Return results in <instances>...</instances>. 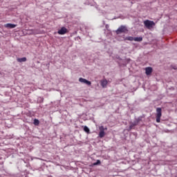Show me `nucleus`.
Wrapping results in <instances>:
<instances>
[{
	"instance_id": "5",
	"label": "nucleus",
	"mask_w": 177,
	"mask_h": 177,
	"mask_svg": "<svg viewBox=\"0 0 177 177\" xmlns=\"http://www.w3.org/2000/svg\"><path fill=\"white\" fill-rule=\"evenodd\" d=\"M67 32H68V30H67V28H66V27H62L57 31V34H59V35H64V34H67Z\"/></svg>"
},
{
	"instance_id": "15",
	"label": "nucleus",
	"mask_w": 177,
	"mask_h": 177,
	"mask_svg": "<svg viewBox=\"0 0 177 177\" xmlns=\"http://www.w3.org/2000/svg\"><path fill=\"white\" fill-rule=\"evenodd\" d=\"M101 163L102 162L100 160H97V162L93 164V165H100Z\"/></svg>"
},
{
	"instance_id": "16",
	"label": "nucleus",
	"mask_w": 177,
	"mask_h": 177,
	"mask_svg": "<svg viewBox=\"0 0 177 177\" xmlns=\"http://www.w3.org/2000/svg\"><path fill=\"white\" fill-rule=\"evenodd\" d=\"M136 124H132L129 126V131H131V129H132V128H133V127H135Z\"/></svg>"
},
{
	"instance_id": "6",
	"label": "nucleus",
	"mask_w": 177,
	"mask_h": 177,
	"mask_svg": "<svg viewBox=\"0 0 177 177\" xmlns=\"http://www.w3.org/2000/svg\"><path fill=\"white\" fill-rule=\"evenodd\" d=\"M80 82H82V84H86V85H91V82L86 79H84L82 77H80L79 79Z\"/></svg>"
},
{
	"instance_id": "7",
	"label": "nucleus",
	"mask_w": 177,
	"mask_h": 177,
	"mask_svg": "<svg viewBox=\"0 0 177 177\" xmlns=\"http://www.w3.org/2000/svg\"><path fill=\"white\" fill-rule=\"evenodd\" d=\"M101 86L103 88H107V84H109V82L107 80L104 79L100 81Z\"/></svg>"
},
{
	"instance_id": "1",
	"label": "nucleus",
	"mask_w": 177,
	"mask_h": 177,
	"mask_svg": "<svg viewBox=\"0 0 177 177\" xmlns=\"http://www.w3.org/2000/svg\"><path fill=\"white\" fill-rule=\"evenodd\" d=\"M144 26L148 30H151V28H153V27H154L156 26V23H154V21H153L147 19V20L144 21Z\"/></svg>"
},
{
	"instance_id": "10",
	"label": "nucleus",
	"mask_w": 177,
	"mask_h": 177,
	"mask_svg": "<svg viewBox=\"0 0 177 177\" xmlns=\"http://www.w3.org/2000/svg\"><path fill=\"white\" fill-rule=\"evenodd\" d=\"M134 41L136 42H142L143 41V37H134Z\"/></svg>"
},
{
	"instance_id": "4",
	"label": "nucleus",
	"mask_w": 177,
	"mask_h": 177,
	"mask_svg": "<svg viewBox=\"0 0 177 177\" xmlns=\"http://www.w3.org/2000/svg\"><path fill=\"white\" fill-rule=\"evenodd\" d=\"M99 129H100L99 137L101 138H104L106 135V133L104 132V131H107V127L104 128V127L101 126L99 127Z\"/></svg>"
},
{
	"instance_id": "12",
	"label": "nucleus",
	"mask_w": 177,
	"mask_h": 177,
	"mask_svg": "<svg viewBox=\"0 0 177 177\" xmlns=\"http://www.w3.org/2000/svg\"><path fill=\"white\" fill-rule=\"evenodd\" d=\"M17 62H19V63H22V62H27V58L26 57L18 58Z\"/></svg>"
},
{
	"instance_id": "8",
	"label": "nucleus",
	"mask_w": 177,
	"mask_h": 177,
	"mask_svg": "<svg viewBox=\"0 0 177 177\" xmlns=\"http://www.w3.org/2000/svg\"><path fill=\"white\" fill-rule=\"evenodd\" d=\"M151 73H153V68H151V67H147L145 68V74L147 75H150V74H151Z\"/></svg>"
},
{
	"instance_id": "3",
	"label": "nucleus",
	"mask_w": 177,
	"mask_h": 177,
	"mask_svg": "<svg viewBox=\"0 0 177 177\" xmlns=\"http://www.w3.org/2000/svg\"><path fill=\"white\" fill-rule=\"evenodd\" d=\"M122 32H123V33L128 32V28H127V26H121L116 30V34H118V35L122 34Z\"/></svg>"
},
{
	"instance_id": "9",
	"label": "nucleus",
	"mask_w": 177,
	"mask_h": 177,
	"mask_svg": "<svg viewBox=\"0 0 177 177\" xmlns=\"http://www.w3.org/2000/svg\"><path fill=\"white\" fill-rule=\"evenodd\" d=\"M4 27H6V28H15L17 25L13 24H6L4 25Z\"/></svg>"
},
{
	"instance_id": "14",
	"label": "nucleus",
	"mask_w": 177,
	"mask_h": 177,
	"mask_svg": "<svg viewBox=\"0 0 177 177\" xmlns=\"http://www.w3.org/2000/svg\"><path fill=\"white\" fill-rule=\"evenodd\" d=\"M84 132H86V133H89V132H90L89 128H88V127H86V126H84Z\"/></svg>"
},
{
	"instance_id": "2",
	"label": "nucleus",
	"mask_w": 177,
	"mask_h": 177,
	"mask_svg": "<svg viewBox=\"0 0 177 177\" xmlns=\"http://www.w3.org/2000/svg\"><path fill=\"white\" fill-rule=\"evenodd\" d=\"M162 109L161 108L156 109V122L158 123L161 122V117L162 115Z\"/></svg>"
},
{
	"instance_id": "13",
	"label": "nucleus",
	"mask_w": 177,
	"mask_h": 177,
	"mask_svg": "<svg viewBox=\"0 0 177 177\" xmlns=\"http://www.w3.org/2000/svg\"><path fill=\"white\" fill-rule=\"evenodd\" d=\"M33 124H34V125H36V126L39 125V120L38 119H35Z\"/></svg>"
},
{
	"instance_id": "11",
	"label": "nucleus",
	"mask_w": 177,
	"mask_h": 177,
	"mask_svg": "<svg viewBox=\"0 0 177 177\" xmlns=\"http://www.w3.org/2000/svg\"><path fill=\"white\" fill-rule=\"evenodd\" d=\"M134 39H135V37L131 36H129L124 38V41H134Z\"/></svg>"
}]
</instances>
